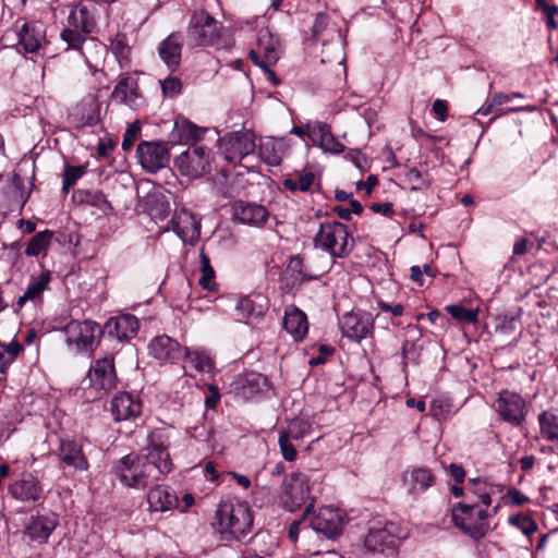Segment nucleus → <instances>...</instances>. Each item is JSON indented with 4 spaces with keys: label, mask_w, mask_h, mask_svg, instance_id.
Masks as SVG:
<instances>
[{
    "label": "nucleus",
    "mask_w": 558,
    "mask_h": 558,
    "mask_svg": "<svg viewBox=\"0 0 558 558\" xmlns=\"http://www.w3.org/2000/svg\"><path fill=\"white\" fill-rule=\"evenodd\" d=\"M448 473L452 476V478L458 483L461 484L464 482L465 478V472L461 465H458L456 463H451L448 466Z\"/></svg>",
    "instance_id": "e2e57ef3"
},
{
    "label": "nucleus",
    "mask_w": 558,
    "mask_h": 558,
    "mask_svg": "<svg viewBox=\"0 0 558 558\" xmlns=\"http://www.w3.org/2000/svg\"><path fill=\"white\" fill-rule=\"evenodd\" d=\"M119 481L126 487L142 489L158 482L157 471L135 452L122 457L113 468Z\"/></svg>",
    "instance_id": "20e7f679"
},
{
    "label": "nucleus",
    "mask_w": 558,
    "mask_h": 558,
    "mask_svg": "<svg viewBox=\"0 0 558 558\" xmlns=\"http://www.w3.org/2000/svg\"><path fill=\"white\" fill-rule=\"evenodd\" d=\"M161 89L166 97L173 98L181 93L182 83L175 76H168L161 81Z\"/></svg>",
    "instance_id": "5fc2aeb1"
},
{
    "label": "nucleus",
    "mask_w": 558,
    "mask_h": 558,
    "mask_svg": "<svg viewBox=\"0 0 558 558\" xmlns=\"http://www.w3.org/2000/svg\"><path fill=\"white\" fill-rule=\"evenodd\" d=\"M290 432L284 429L280 430L278 445L280 448V452L283 459L288 462H292L296 459V450L293 444L291 442Z\"/></svg>",
    "instance_id": "603ef678"
},
{
    "label": "nucleus",
    "mask_w": 558,
    "mask_h": 558,
    "mask_svg": "<svg viewBox=\"0 0 558 558\" xmlns=\"http://www.w3.org/2000/svg\"><path fill=\"white\" fill-rule=\"evenodd\" d=\"M340 327L344 337L360 342L372 335L373 318L368 313L352 311L342 316Z\"/></svg>",
    "instance_id": "2eb2a0df"
},
{
    "label": "nucleus",
    "mask_w": 558,
    "mask_h": 558,
    "mask_svg": "<svg viewBox=\"0 0 558 558\" xmlns=\"http://www.w3.org/2000/svg\"><path fill=\"white\" fill-rule=\"evenodd\" d=\"M258 155L269 166H279L282 160L280 148L274 138H266L260 143Z\"/></svg>",
    "instance_id": "c03bdc74"
},
{
    "label": "nucleus",
    "mask_w": 558,
    "mask_h": 558,
    "mask_svg": "<svg viewBox=\"0 0 558 558\" xmlns=\"http://www.w3.org/2000/svg\"><path fill=\"white\" fill-rule=\"evenodd\" d=\"M451 517L453 524L474 539L487 533V512L476 505L459 502L452 508Z\"/></svg>",
    "instance_id": "6e6552de"
},
{
    "label": "nucleus",
    "mask_w": 558,
    "mask_h": 558,
    "mask_svg": "<svg viewBox=\"0 0 558 558\" xmlns=\"http://www.w3.org/2000/svg\"><path fill=\"white\" fill-rule=\"evenodd\" d=\"M147 502L151 511L165 512L178 505V498L168 487L156 485L149 489Z\"/></svg>",
    "instance_id": "c756f323"
},
{
    "label": "nucleus",
    "mask_w": 558,
    "mask_h": 558,
    "mask_svg": "<svg viewBox=\"0 0 558 558\" xmlns=\"http://www.w3.org/2000/svg\"><path fill=\"white\" fill-rule=\"evenodd\" d=\"M49 281H50V272L49 271L41 272L38 278L34 279L28 284V287L25 290V292L23 293V295H21L17 299V302H16L17 307H23L27 301L39 300L43 292L48 289Z\"/></svg>",
    "instance_id": "c9c22d12"
},
{
    "label": "nucleus",
    "mask_w": 558,
    "mask_h": 558,
    "mask_svg": "<svg viewBox=\"0 0 558 558\" xmlns=\"http://www.w3.org/2000/svg\"><path fill=\"white\" fill-rule=\"evenodd\" d=\"M110 49L117 58L121 68H126L131 63V47L128 44L126 36L124 34H118L110 44Z\"/></svg>",
    "instance_id": "79ce46f5"
},
{
    "label": "nucleus",
    "mask_w": 558,
    "mask_h": 558,
    "mask_svg": "<svg viewBox=\"0 0 558 558\" xmlns=\"http://www.w3.org/2000/svg\"><path fill=\"white\" fill-rule=\"evenodd\" d=\"M371 209L376 214H381L384 216H389L392 213V204L389 202L380 203V204H372Z\"/></svg>",
    "instance_id": "338daca9"
},
{
    "label": "nucleus",
    "mask_w": 558,
    "mask_h": 558,
    "mask_svg": "<svg viewBox=\"0 0 558 558\" xmlns=\"http://www.w3.org/2000/svg\"><path fill=\"white\" fill-rule=\"evenodd\" d=\"M257 49L270 62H277L280 58L279 40L267 28H262L258 32Z\"/></svg>",
    "instance_id": "f704fd0d"
},
{
    "label": "nucleus",
    "mask_w": 558,
    "mask_h": 558,
    "mask_svg": "<svg viewBox=\"0 0 558 558\" xmlns=\"http://www.w3.org/2000/svg\"><path fill=\"white\" fill-rule=\"evenodd\" d=\"M233 217L241 223L262 226L268 219V210L258 204L236 201L232 205Z\"/></svg>",
    "instance_id": "393cba45"
},
{
    "label": "nucleus",
    "mask_w": 558,
    "mask_h": 558,
    "mask_svg": "<svg viewBox=\"0 0 558 558\" xmlns=\"http://www.w3.org/2000/svg\"><path fill=\"white\" fill-rule=\"evenodd\" d=\"M141 166L148 172H157L168 166L170 154L166 142H142L136 149Z\"/></svg>",
    "instance_id": "f8f14e48"
},
{
    "label": "nucleus",
    "mask_w": 558,
    "mask_h": 558,
    "mask_svg": "<svg viewBox=\"0 0 558 558\" xmlns=\"http://www.w3.org/2000/svg\"><path fill=\"white\" fill-rule=\"evenodd\" d=\"M175 226H178V233L184 240H196L199 236V221L191 214H182L178 216Z\"/></svg>",
    "instance_id": "a19ab883"
},
{
    "label": "nucleus",
    "mask_w": 558,
    "mask_h": 558,
    "mask_svg": "<svg viewBox=\"0 0 558 558\" xmlns=\"http://www.w3.org/2000/svg\"><path fill=\"white\" fill-rule=\"evenodd\" d=\"M69 25L89 34L95 29L96 23L90 11L86 7H80L71 11Z\"/></svg>",
    "instance_id": "4c0bfd02"
},
{
    "label": "nucleus",
    "mask_w": 558,
    "mask_h": 558,
    "mask_svg": "<svg viewBox=\"0 0 558 558\" xmlns=\"http://www.w3.org/2000/svg\"><path fill=\"white\" fill-rule=\"evenodd\" d=\"M278 502L281 508L294 512L305 507L303 517L307 518L313 511L315 498L311 496V477L303 472H293L284 477Z\"/></svg>",
    "instance_id": "f03ea898"
},
{
    "label": "nucleus",
    "mask_w": 558,
    "mask_h": 558,
    "mask_svg": "<svg viewBox=\"0 0 558 558\" xmlns=\"http://www.w3.org/2000/svg\"><path fill=\"white\" fill-rule=\"evenodd\" d=\"M542 12L544 13V15L546 16L547 19V24L550 28H556L557 27V23L555 21V15L558 13V8L556 5H553V4H549L546 5Z\"/></svg>",
    "instance_id": "0e129e2a"
},
{
    "label": "nucleus",
    "mask_w": 558,
    "mask_h": 558,
    "mask_svg": "<svg viewBox=\"0 0 558 558\" xmlns=\"http://www.w3.org/2000/svg\"><path fill=\"white\" fill-rule=\"evenodd\" d=\"M59 520L58 515L53 512H48L45 514H39L36 517H32L28 524L26 525L25 533L29 536V538L38 544L46 543L53 532V530L58 526Z\"/></svg>",
    "instance_id": "6ab92c4d"
},
{
    "label": "nucleus",
    "mask_w": 558,
    "mask_h": 558,
    "mask_svg": "<svg viewBox=\"0 0 558 558\" xmlns=\"http://www.w3.org/2000/svg\"><path fill=\"white\" fill-rule=\"evenodd\" d=\"M310 426L301 421L292 422L289 429L287 432H290V437L294 440H300L304 437V435L307 433V429Z\"/></svg>",
    "instance_id": "13d9d810"
},
{
    "label": "nucleus",
    "mask_w": 558,
    "mask_h": 558,
    "mask_svg": "<svg viewBox=\"0 0 558 558\" xmlns=\"http://www.w3.org/2000/svg\"><path fill=\"white\" fill-rule=\"evenodd\" d=\"M315 183V174L313 172H296L294 177L286 178L282 185L286 190L294 192H310Z\"/></svg>",
    "instance_id": "58836bf2"
},
{
    "label": "nucleus",
    "mask_w": 558,
    "mask_h": 558,
    "mask_svg": "<svg viewBox=\"0 0 558 558\" xmlns=\"http://www.w3.org/2000/svg\"><path fill=\"white\" fill-rule=\"evenodd\" d=\"M104 330L119 341L129 340L137 333L138 320L131 314L111 317L105 324Z\"/></svg>",
    "instance_id": "4be33fe9"
},
{
    "label": "nucleus",
    "mask_w": 558,
    "mask_h": 558,
    "mask_svg": "<svg viewBox=\"0 0 558 558\" xmlns=\"http://www.w3.org/2000/svg\"><path fill=\"white\" fill-rule=\"evenodd\" d=\"M84 173H85L84 166L66 165L64 167V171H63L62 191L64 193H69L71 186H73L76 183V181L83 177Z\"/></svg>",
    "instance_id": "3c124183"
},
{
    "label": "nucleus",
    "mask_w": 558,
    "mask_h": 558,
    "mask_svg": "<svg viewBox=\"0 0 558 558\" xmlns=\"http://www.w3.org/2000/svg\"><path fill=\"white\" fill-rule=\"evenodd\" d=\"M141 97L138 83L135 78L125 76L119 80L114 86L111 98L132 106Z\"/></svg>",
    "instance_id": "473e14b6"
},
{
    "label": "nucleus",
    "mask_w": 558,
    "mask_h": 558,
    "mask_svg": "<svg viewBox=\"0 0 558 558\" xmlns=\"http://www.w3.org/2000/svg\"><path fill=\"white\" fill-rule=\"evenodd\" d=\"M268 308V301L263 294H250L239 300L235 311L241 318H260Z\"/></svg>",
    "instance_id": "bb28decb"
},
{
    "label": "nucleus",
    "mask_w": 558,
    "mask_h": 558,
    "mask_svg": "<svg viewBox=\"0 0 558 558\" xmlns=\"http://www.w3.org/2000/svg\"><path fill=\"white\" fill-rule=\"evenodd\" d=\"M283 328L294 340H302L308 330L306 315L294 306L287 308L283 318Z\"/></svg>",
    "instance_id": "7c9ffc66"
},
{
    "label": "nucleus",
    "mask_w": 558,
    "mask_h": 558,
    "mask_svg": "<svg viewBox=\"0 0 558 558\" xmlns=\"http://www.w3.org/2000/svg\"><path fill=\"white\" fill-rule=\"evenodd\" d=\"M310 525L315 532L333 539L342 532V517L337 510L323 508L311 519Z\"/></svg>",
    "instance_id": "f3484780"
},
{
    "label": "nucleus",
    "mask_w": 558,
    "mask_h": 558,
    "mask_svg": "<svg viewBox=\"0 0 558 558\" xmlns=\"http://www.w3.org/2000/svg\"><path fill=\"white\" fill-rule=\"evenodd\" d=\"M64 331L66 343L82 350H93L102 332L99 325L88 320H73L65 326Z\"/></svg>",
    "instance_id": "4468645a"
},
{
    "label": "nucleus",
    "mask_w": 558,
    "mask_h": 558,
    "mask_svg": "<svg viewBox=\"0 0 558 558\" xmlns=\"http://www.w3.org/2000/svg\"><path fill=\"white\" fill-rule=\"evenodd\" d=\"M541 436L548 441L558 442V410L550 409L538 415Z\"/></svg>",
    "instance_id": "e433bc0d"
},
{
    "label": "nucleus",
    "mask_w": 558,
    "mask_h": 558,
    "mask_svg": "<svg viewBox=\"0 0 558 558\" xmlns=\"http://www.w3.org/2000/svg\"><path fill=\"white\" fill-rule=\"evenodd\" d=\"M235 395L242 399H251L268 387L267 377L255 372L241 375L233 384Z\"/></svg>",
    "instance_id": "412c9836"
},
{
    "label": "nucleus",
    "mask_w": 558,
    "mask_h": 558,
    "mask_svg": "<svg viewBox=\"0 0 558 558\" xmlns=\"http://www.w3.org/2000/svg\"><path fill=\"white\" fill-rule=\"evenodd\" d=\"M317 132L319 135V144L324 150L333 154L343 151L344 146L331 134L328 125L319 124Z\"/></svg>",
    "instance_id": "de8ad7c7"
},
{
    "label": "nucleus",
    "mask_w": 558,
    "mask_h": 558,
    "mask_svg": "<svg viewBox=\"0 0 558 558\" xmlns=\"http://www.w3.org/2000/svg\"><path fill=\"white\" fill-rule=\"evenodd\" d=\"M82 105H86L90 107L92 112L88 113L86 117H82V121L84 124L87 125H95L98 122V104L97 98L93 95H88L85 97L82 101Z\"/></svg>",
    "instance_id": "6e6d98bb"
},
{
    "label": "nucleus",
    "mask_w": 558,
    "mask_h": 558,
    "mask_svg": "<svg viewBox=\"0 0 558 558\" xmlns=\"http://www.w3.org/2000/svg\"><path fill=\"white\" fill-rule=\"evenodd\" d=\"M46 43V29L43 23H24L19 32V45L25 52H36Z\"/></svg>",
    "instance_id": "b1692460"
},
{
    "label": "nucleus",
    "mask_w": 558,
    "mask_h": 558,
    "mask_svg": "<svg viewBox=\"0 0 558 558\" xmlns=\"http://www.w3.org/2000/svg\"><path fill=\"white\" fill-rule=\"evenodd\" d=\"M184 357L197 372H209L213 368L211 359L201 350L184 348Z\"/></svg>",
    "instance_id": "49530a36"
},
{
    "label": "nucleus",
    "mask_w": 558,
    "mask_h": 558,
    "mask_svg": "<svg viewBox=\"0 0 558 558\" xmlns=\"http://www.w3.org/2000/svg\"><path fill=\"white\" fill-rule=\"evenodd\" d=\"M204 130L196 126L195 124L183 121L182 123H175L174 131L172 132V137L178 142L189 143L192 141H197L202 137Z\"/></svg>",
    "instance_id": "37998d69"
},
{
    "label": "nucleus",
    "mask_w": 558,
    "mask_h": 558,
    "mask_svg": "<svg viewBox=\"0 0 558 558\" xmlns=\"http://www.w3.org/2000/svg\"><path fill=\"white\" fill-rule=\"evenodd\" d=\"M183 41V35L180 32H173L158 45V56L171 72H174L181 63Z\"/></svg>",
    "instance_id": "a211bd4d"
},
{
    "label": "nucleus",
    "mask_w": 558,
    "mask_h": 558,
    "mask_svg": "<svg viewBox=\"0 0 558 558\" xmlns=\"http://www.w3.org/2000/svg\"><path fill=\"white\" fill-rule=\"evenodd\" d=\"M59 458L68 466L78 471L88 469V461L83 453L82 447L73 440H61L59 447Z\"/></svg>",
    "instance_id": "cd10ccee"
},
{
    "label": "nucleus",
    "mask_w": 558,
    "mask_h": 558,
    "mask_svg": "<svg viewBox=\"0 0 558 558\" xmlns=\"http://www.w3.org/2000/svg\"><path fill=\"white\" fill-rule=\"evenodd\" d=\"M111 413L116 421H129L142 412V402L129 392H119L111 400Z\"/></svg>",
    "instance_id": "aec40b11"
},
{
    "label": "nucleus",
    "mask_w": 558,
    "mask_h": 558,
    "mask_svg": "<svg viewBox=\"0 0 558 558\" xmlns=\"http://www.w3.org/2000/svg\"><path fill=\"white\" fill-rule=\"evenodd\" d=\"M329 23L328 15L325 13H318L313 24V36L317 38L327 27Z\"/></svg>",
    "instance_id": "680f3d73"
},
{
    "label": "nucleus",
    "mask_w": 558,
    "mask_h": 558,
    "mask_svg": "<svg viewBox=\"0 0 558 558\" xmlns=\"http://www.w3.org/2000/svg\"><path fill=\"white\" fill-rule=\"evenodd\" d=\"M2 194L9 205L24 204L29 196V192L25 191L23 178L16 172L7 180Z\"/></svg>",
    "instance_id": "2f4dec72"
},
{
    "label": "nucleus",
    "mask_w": 558,
    "mask_h": 558,
    "mask_svg": "<svg viewBox=\"0 0 558 558\" xmlns=\"http://www.w3.org/2000/svg\"><path fill=\"white\" fill-rule=\"evenodd\" d=\"M186 35L192 46H216L218 49L232 46V38L223 31L221 23L204 9L193 12Z\"/></svg>",
    "instance_id": "f257e3e1"
},
{
    "label": "nucleus",
    "mask_w": 558,
    "mask_h": 558,
    "mask_svg": "<svg viewBox=\"0 0 558 558\" xmlns=\"http://www.w3.org/2000/svg\"><path fill=\"white\" fill-rule=\"evenodd\" d=\"M510 522L517 526H519L526 535L534 533L537 530V525L531 519L524 518H510Z\"/></svg>",
    "instance_id": "4d7b16f0"
},
{
    "label": "nucleus",
    "mask_w": 558,
    "mask_h": 558,
    "mask_svg": "<svg viewBox=\"0 0 558 558\" xmlns=\"http://www.w3.org/2000/svg\"><path fill=\"white\" fill-rule=\"evenodd\" d=\"M248 57L263 71L268 70V66L276 64V62H270L267 58H265L257 48L251 49L248 52Z\"/></svg>",
    "instance_id": "052dcab7"
},
{
    "label": "nucleus",
    "mask_w": 558,
    "mask_h": 558,
    "mask_svg": "<svg viewBox=\"0 0 558 558\" xmlns=\"http://www.w3.org/2000/svg\"><path fill=\"white\" fill-rule=\"evenodd\" d=\"M255 149V134L250 130L232 132L220 140L221 154L230 163L240 162Z\"/></svg>",
    "instance_id": "9b49d317"
},
{
    "label": "nucleus",
    "mask_w": 558,
    "mask_h": 558,
    "mask_svg": "<svg viewBox=\"0 0 558 558\" xmlns=\"http://www.w3.org/2000/svg\"><path fill=\"white\" fill-rule=\"evenodd\" d=\"M141 133V122L138 120L131 123L123 136L121 147L124 151L130 150Z\"/></svg>",
    "instance_id": "864d4df0"
},
{
    "label": "nucleus",
    "mask_w": 558,
    "mask_h": 558,
    "mask_svg": "<svg viewBox=\"0 0 558 558\" xmlns=\"http://www.w3.org/2000/svg\"><path fill=\"white\" fill-rule=\"evenodd\" d=\"M447 104L445 100L437 99L433 104V111L438 116L440 121H445L447 118Z\"/></svg>",
    "instance_id": "69168bd1"
},
{
    "label": "nucleus",
    "mask_w": 558,
    "mask_h": 558,
    "mask_svg": "<svg viewBox=\"0 0 558 558\" xmlns=\"http://www.w3.org/2000/svg\"><path fill=\"white\" fill-rule=\"evenodd\" d=\"M314 245L335 258H344L352 252L354 239L345 225L336 220L326 221L320 223L314 236Z\"/></svg>",
    "instance_id": "39448f33"
},
{
    "label": "nucleus",
    "mask_w": 558,
    "mask_h": 558,
    "mask_svg": "<svg viewBox=\"0 0 558 558\" xmlns=\"http://www.w3.org/2000/svg\"><path fill=\"white\" fill-rule=\"evenodd\" d=\"M447 312L459 323L475 324L478 319V310H469L460 305H448Z\"/></svg>",
    "instance_id": "09e8293b"
},
{
    "label": "nucleus",
    "mask_w": 558,
    "mask_h": 558,
    "mask_svg": "<svg viewBox=\"0 0 558 558\" xmlns=\"http://www.w3.org/2000/svg\"><path fill=\"white\" fill-rule=\"evenodd\" d=\"M199 270L201 277L198 279V283L203 289L208 291H216L218 284L215 281V270L210 264V259L208 255L205 253L204 248L201 250L199 253Z\"/></svg>",
    "instance_id": "ea45409f"
},
{
    "label": "nucleus",
    "mask_w": 558,
    "mask_h": 558,
    "mask_svg": "<svg viewBox=\"0 0 558 558\" xmlns=\"http://www.w3.org/2000/svg\"><path fill=\"white\" fill-rule=\"evenodd\" d=\"M178 171L187 178L198 179L215 169V158L211 149L193 145L174 159Z\"/></svg>",
    "instance_id": "423d86ee"
},
{
    "label": "nucleus",
    "mask_w": 558,
    "mask_h": 558,
    "mask_svg": "<svg viewBox=\"0 0 558 558\" xmlns=\"http://www.w3.org/2000/svg\"><path fill=\"white\" fill-rule=\"evenodd\" d=\"M52 235V232L49 230L36 233L29 240L25 248V254L28 256H38L40 253L45 252L51 242Z\"/></svg>",
    "instance_id": "a18cd8bd"
},
{
    "label": "nucleus",
    "mask_w": 558,
    "mask_h": 558,
    "mask_svg": "<svg viewBox=\"0 0 558 558\" xmlns=\"http://www.w3.org/2000/svg\"><path fill=\"white\" fill-rule=\"evenodd\" d=\"M73 201L77 204L94 206L105 215L112 213L113 208L101 191L77 190L73 193Z\"/></svg>",
    "instance_id": "72a5a7b5"
},
{
    "label": "nucleus",
    "mask_w": 558,
    "mask_h": 558,
    "mask_svg": "<svg viewBox=\"0 0 558 558\" xmlns=\"http://www.w3.org/2000/svg\"><path fill=\"white\" fill-rule=\"evenodd\" d=\"M497 412L505 422L520 426L526 417V402L519 393L502 390L497 399Z\"/></svg>",
    "instance_id": "ddd939ff"
},
{
    "label": "nucleus",
    "mask_w": 558,
    "mask_h": 558,
    "mask_svg": "<svg viewBox=\"0 0 558 558\" xmlns=\"http://www.w3.org/2000/svg\"><path fill=\"white\" fill-rule=\"evenodd\" d=\"M216 518L220 532L229 538L240 539L246 536L253 525V514L247 502L225 500L218 505Z\"/></svg>",
    "instance_id": "7ed1b4c3"
},
{
    "label": "nucleus",
    "mask_w": 558,
    "mask_h": 558,
    "mask_svg": "<svg viewBox=\"0 0 558 558\" xmlns=\"http://www.w3.org/2000/svg\"><path fill=\"white\" fill-rule=\"evenodd\" d=\"M148 350L155 359L165 362H173L183 353L180 343L166 335L155 337L148 344Z\"/></svg>",
    "instance_id": "a878e982"
},
{
    "label": "nucleus",
    "mask_w": 558,
    "mask_h": 558,
    "mask_svg": "<svg viewBox=\"0 0 558 558\" xmlns=\"http://www.w3.org/2000/svg\"><path fill=\"white\" fill-rule=\"evenodd\" d=\"M169 445V435L162 428L154 429L147 436L146 454L142 457L144 461L155 468L158 480L160 475H166L173 470V463L168 451Z\"/></svg>",
    "instance_id": "0eeeda50"
},
{
    "label": "nucleus",
    "mask_w": 558,
    "mask_h": 558,
    "mask_svg": "<svg viewBox=\"0 0 558 558\" xmlns=\"http://www.w3.org/2000/svg\"><path fill=\"white\" fill-rule=\"evenodd\" d=\"M288 271H290L294 277V280L298 281H306L315 278V276H312L307 272L304 259L300 255L291 257L288 265Z\"/></svg>",
    "instance_id": "8fccbe9b"
},
{
    "label": "nucleus",
    "mask_w": 558,
    "mask_h": 558,
    "mask_svg": "<svg viewBox=\"0 0 558 558\" xmlns=\"http://www.w3.org/2000/svg\"><path fill=\"white\" fill-rule=\"evenodd\" d=\"M116 369L112 356H105L95 362L86 376L82 379L83 389L92 390L93 399L101 398V393L116 386Z\"/></svg>",
    "instance_id": "1a4fd4ad"
},
{
    "label": "nucleus",
    "mask_w": 558,
    "mask_h": 558,
    "mask_svg": "<svg viewBox=\"0 0 558 558\" xmlns=\"http://www.w3.org/2000/svg\"><path fill=\"white\" fill-rule=\"evenodd\" d=\"M401 481L407 493L416 498L435 484L436 477L428 468L414 466L402 473Z\"/></svg>",
    "instance_id": "dca6fc26"
},
{
    "label": "nucleus",
    "mask_w": 558,
    "mask_h": 558,
    "mask_svg": "<svg viewBox=\"0 0 558 558\" xmlns=\"http://www.w3.org/2000/svg\"><path fill=\"white\" fill-rule=\"evenodd\" d=\"M377 178L375 175H369L365 181H360L356 184L357 190H365L367 194H371L374 186L377 184Z\"/></svg>",
    "instance_id": "774afa93"
},
{
    "label": "nucleus",
    "mask_w": 558,
    "mask_h": 558,
    "mask_svg": "<svg viewBox=\"0 0 558 558\" xmlns=\"http://www.w3.org/2000/svg\"><path fill=\"white\" fill-rule=\"evenodd\" d=\"M403 537L400 526L395 522L376 523L365 536L364 546L372 553L393 551Z\"/></svg>",
    "instance_id": "9d476101"
},
{
    "label": "nucleus",
    "mask_w": 558,
    "mask_h": 558,
    "mask_svg": "<svg viewBox=\"0 0 558 558\" xmlns=\"http://www.w3.org/2000/svg\"><path fill=\"white\" fill-rule=\"evenodd\" d=\"M9 492L14 499L21 501H37L41 498L43 487L34 475L26 474L20 480L14 481L10 485Z\"/></svg>",
    "instance_id": "5701e85b"
},
{
    "label": "nucleus",
    "mask_w": 558,
    "mask_h": 558,
    "mask_svg": "<svg viewBox=\"0 0 558 558\" xmlns=\"http://www.w3.org/2000/svg\"><path fill=\"white\" fill-rule=\"evenodd\" d=\"M78 28H65L61 33V38L64 43H66L68 49H77L82 51L83 57H85L88 62V58L85 54V50L93 48L97 52L102 53L106 50V47L97 41L95 38H86L78 31Z\"/></svg>",
    "instance_id": "c85d7f7f"
},
{
    "label": "nucleus",
    "mask_w": 558,
    "mask_h": 558,
    "mask_svg": "<svg viewBox=\"0 0 558 558\" xmlns=\"http://www.w3.org/2000/svg\"><path fill=\"white\" fill-rule=\"evenodd\" d=\"M2 348L8 355L4 363H12L14 359L23 351V345L16 340L11 341L9 344L2 343Z\"/></svg>",
    "instance_id": "bf43d9fd"
}]
</instances>
